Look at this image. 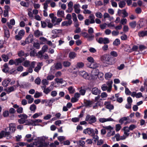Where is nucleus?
Returning <instances> with one entry per match:
<instances>
[{
  "instance_id": "obj_1",
  "label": "nucleus",
  "mask_w": 147,
  "mask_h": 147,
  "mask_svg": "<svg viewBox=\"0 0 147 147\" xmlns=\"http://www.w3.org/2000/svg\"><path fill=\"white\" fill-rule=\"evenodd\" d=\"M62 20V19L61 18H57L56 17L51 19V22L50 20L49 19H47L46 21L48 24V27L49 28H53V26H57L59 25Z\"/></svg>"
},
{
  "instance_id": "obj_2",
  "label": "nucleus",
  "mask_w": 147,
  "mask_h": 147,
  "mask_svg": "<svg viewBox=\"0 0 147 147\" xmlns=\"http://www.w3.org/2000/svg\"><path fill=\"white\" fill-rule=\"evenodd\" d=\"M48 138V137L43 136L38 138V144H36L37 146L42 147V146H47L49 145V143H44L45 140Z\"/></svg>"
},
{
  "instance_id": "obj_3",
  "label": "nucleus",
  "mask_w": 147,
  "mask_h": 147,
  "mask_svg": "<svg viewBox=\"0 0 147 147\" xmlns=\"http://www.w3.org/2000/svg\"><path fill=\"white\" fill-rule=\"evenodd\" d=\"M113 82L112 80H109L107 82L106 84L102 85L101 88L103 91L107 90V92H110L112 88V84Z\"/></svg>"
},
{
  "instance_id": "obj_4",
  "label": "nucleus",
  "mask_w": 147,
  "mask_h": 147,
  "mask_svg": "<svg viewBox=\"0 0 147 147\" xmlns=\"http://www.w3.org/2000/svg\"><path fill=\"white\" fill-rule=\"evenodd\" d=\"M16 129L15 124L11 123L9 124V126L5 128V130L9 137L11 134L14 133Z\"/></svg>"
},
{
  "instance_id": "obj_5",
  "label": "nucleus",
  "mask_w": 147,
  "mask_h": 147,
  "mask_svg": "<svg viewBox=\"0 0 147 147\" xmlns=\"http://www.w3.org/2000/svg\"><path fill=\"white\" fill-rule=\"evenodd\" d=\"M85 120L86 121H88L89 123L92 124L96 122L97 119L94 115L90 116L89 115H88L86 117Z\"/></svg>"
},
{
  "instance_id": "obj_6",
  "label": "nucleus",
  "mask_w": 147,
  "mask_h": 147,
  "mask_svg": "<svg viewBox=\"0 0 147 147\" xmlns=\"http://www.w3.org/2000/svg\"><path fill=\"white\" fill-rule=\"evenodd\" d=\"M96 40L98 43L100 44H106L109 42V39L107 38L100 37L99 38H96Z\"/></svg>"
},
{
  "instance_id": "obj_7",
  "label": "nucleus",
  "mask_w": 147,
  "mask_h": 147,
  "mask_svg": "<svg viewBox=\"0 0 147 147\" xmlns=\"http://www.w3.org/2000/svg\"><path fill=\"white\" fill-rule=\"evenodd\" d=\"M83 132L85 134H88L90 136H94L95 135L94 131L92 128H88L84 129Z\"/></svg>"
},
{
  "instance_id": "obj_8",
  "label": "nucleus",
  "mask_w": 147,
  "mask_h": 147,
  "mask_svg": "<svg viewBox=\"0 0 147 147\" xmlns=\"http://www.w3.org/2000/svg\"><path fill=\"white\" fill-rule=\"evenodd\" d=\"M99 70L98 69H94L91 72L90 76L92 79L94 80L98 77L99 73Z\"/></svg>"
},
{
  "instance_id": "obj_9",
  "label": "nucleus",
  "mask_w": 147,
  "mask_h": 147,
  "mask_svg": "<svg viewBox=\"0 0 147 147\" xmlns=\"http://www.w3.org/2000/svg\"><path fill=\"white\" fill-rule=\"evenodd\" d=\"M25 33V32L24 30L22 29L20 30L18 34L15 36L16 39L18 40H21L24 36Z\"/></svg>"
},
{
  "instance_id": "obj_10",
  "label": "nucleus",
  "mask_w": 147,
  "mask_h": 147,
  "mask_svg": "<svg viewBox=\"0 0 147 147\" xmlns=\"http://www.w3.org/2000/svg\"><path fill=\"white\" fill-rule=\"evenodd\" d=\"M72 15L74 26L76 28H78L80 24L77 18L76 15L74 13H72Z\"/></svg>"
},
{
  "instance_id": "obj_11",
  "label": "nucleus",
  "mask_w": 147,
  "mask_h": 147,
  "mask_svg": "<svg viewBox=\"0 0 147 147\" xmlns=\"http://www.w3.org/2000/svg\"><path fill=\"white\" fill-rule=\"evenodd\" d=\"M79 75L82 77L84 78L87 80L90 79V75L86 72L84 71H80L79 72Z\"/></svg>"
},
{
  "instance_id": "obj_12",
  "label": "nucleus",
  "mask_w": 147,
  "mask_h": 147,
  "mask_svg": "<svg viewBox=\"0 0 147 147\" xmlns=\"http://www.w3.org/2000/svg\"><path fill=\"white\" fill-rule=\"evenodd\" d=\"M126 47L129 48V49H127L126 48L125 49V51L128 52H131L133 51H137L138 49V47L136 45L133 46L131 49L129 45H126Z\"/></svg>"
},
{
  "instance_id": "obj_13",
  "label": "nucleus",
  "mask_w": 147,
  "mask_h": 147,
  "mask_svg": "<svg viewBox=\"0 0 147 147\" xmlns=\"http://www.w3.org/2000/svg\"><path fill=\"white\" fill-rule=\"evenodd\" d=\"M127 103L125 105V107L127 109H129L131 108V104L133 100L130 97L127 98Z\"/></svg>"
},
{
  "instance_id": "obj_14",
  "label": "nucleus",
  "mask_w": 147,
  "mask_h": 147,
  "mask_svg": "<svg viewBox=\"0 0 147 147\" xmlns=\"http://www.w3.org/2000/svg\"><path fill=\"white\" fill-rule=\"evenodd\" d=\"M74 12L77 14H79L81 11L80 9V6L78 3L75 4L73 6Z\"/></svg>"
},
{
  "instance_id": "obj_15",
  "label": "nucleus",
  "mask_w": 147,
  "mask_h": 147,
  "mask_svg": "<svg viewBox=\"0 0 147 147\" xmlns=\"http://www.w3.org/2000/svg\"><path fill=\"white\" fill-rule=\"evenodd\" d=\"M104 105L106 106V108L109 110L110 111L114 109V106L109 101H105L104 103Z\"/></svg>"
},
{
  "instance_id": "obj_16",
  "label": "nucleus",
  "mask_w": 147,
  "mask_h": 147,
  "mask_svg": "<svg viewBox=\"0 0 147 147\" xmlns=\"http://www.w3.org/2000/svg\"><path fill=\"white\" fill-rule=\"evenodd\" d=\"M82 34L84 37L87 38L89 41L92 40L94 39V36L93 35H89V34L86 32H82Z\"/></svg>"
},
{
  "instance_id": "obj_17",
  "label": "nucleus",
  "mask_w": 147,
  "mask_h": 147,
  "mask_svg": "<svg viewBox=\"0 0 147 147\" xmlns=\"http://www.w3.org/2000/svg\"><path fill=\"white\" fill-rule=\"evenodd\" d=\"M13 107L15 109H17V112L19 114L22 113L23 112V108L22 107H19V106L16 104L13 105Z\"/></svg>"
},
{
  "instance_id": "obj_18",
  "label": "nucleus",
  "mask_w": 147,
  "mask_h": 147,
  "mask_svg": "<svg viewBox=\"0 0 147 147\" xmlns=\"http://www.w3.org/2000/svg\"><path fill=\"white\" fill-rule=\"evenodd\" d=\"M34 40V36L32 34H30L26 39V42H27L28 44L32 43Z\"/></svg>"
},
{
  "instance_id": "obj_19",
  "label": "nucleus",
  "mask_w": 147,
  "mask_h": 147,
  "mask_svg": "<svg viewBox=\"0 0 147 147\" xmlns=\"http://www.w3.org/2000/svg\"><path fill=\"white\" fill-rule=\"evenodd\" d=\"M115 63L114 59L109 56L108 59L106 62V64L109 65H112Z\"/></svg>"
},
{
  "instance_id": "obj_20",
  "label": "nucleus",
  "mask_w": 147,
  "mask_h": 147,
  "mask_svg": "<svg viewBox=\"0 0 147 147\" xmlns=\"http://www.w3.org/2000/svg\"><path fill=\"white\" fill-rule=\"evenodd\" d=\"M46 86H43L44 88L43 89V92L46 94H48L50 91L52 90L53 88H52V86H50L49 87L46 88Z\"/></svg>"
},
{
  "instance_id": "obj_21",
  "label": "nucleus",
  "mask_w": 147,
  "mask_h": 147,
  "mask_svg": "<svg viewBox=\"0 0 147 147\" xmlns=\"http://www.w3.org/2000/svg\"><path fill=\"white\" fill-rule=\"evenodd\" d=\"M67 6L68 8L67 11L68 12H71L73 10V3L72 1H69L68 3Z\"/></svg>"
},
{
  "instance_id": "obj_22",
  "label": "nucleus",
  "mask_w": 147,
  "mask_h": 147,
  "mask_svg": "<svg viewBox=\"0 0 147 147\" xmlns=\"http://www.w3.org/2000/svg\"><path fill=\"white\" fill-rule=\"evenodd\" d=\"M16 88V85H13L12 86L7 88L6 90V91L7 93L9 94L10 92L13 91Z\"/></svg>"
},
{
  "instance_id": "obj_23",
  "label": "nucleus",
  "mask_w": 147,
  "mask_h": 147,
  "mask_svg": "<svg viewBox=\"0 0 147 147\" xmlns=\"http://www.w3.org/2000/svg\"><path fill=\"white\" fill-rule=\"evenodd\" d=\"M92 93L95 95L99 94L100 92V90L96 87L93 88L92 89Z\"/></svg>"
},
{
  "instance_id": "obj_24",
  "label": "nucleus",
  "mask_w": 147,
  "mask_h": 147,
  "mask_svg": "<svg viewBox=\"0 0 147 147\" xmlns=\"http://www.w3.org/2000/svg\"><path fill=\"white\" fill-rule=\"evenodd\" d=\"M25 60V59L23 57H21L15 59V65H19L21 63L23 62Z\"/></svg>"
},
{
  "instance_id": "obj_25",
  "label": "nucleus",
  "mask_w": 147,
  "mask_h": 147,
  "mask_svg": "<svg viewBox=\"0 0 147 147\" xmlns=\"http://www.w3.org/2000/svg\"><path fill=\"white\" fill-rule=\"evenodd\" d=\"M43 65V63L42 62H39L37 63V66L34 68V70L36 72H38L41 69V67Z\"/></svg>"
},
{
  "instance_id": "obj_26",
  "label": "nucleus",
  "mask_w": 147,
  "mask_h": 147,
  "mask_svg": "<svg viewBox=\"0 0 147 147\" xmlns=\"http://www.w3.org/2000/svg\"><path fill=\"white\" fill-rule=\"evenodd\" d=\"M11 81V79L9 78H7L5 79L2 82V84L3 86L5 87H7Z\"/></svg>"
},
{
  "instance_id": "obj_27",
  "label": "nucleus",
  "mask_w": 147,
  "mask_h": 147,
  "mask_svg": "<svg viewBox=\"0 0 147 147\" xmlns=\"http://www.w3.org/2000/svg\"><path fill=\"white\" fill-rule=\"evenodd\" d=\"M32 125L36 126L38 125V123L42 122V120L40 119H35L32 120Z\"/></svg>"
},
{
  "instance_id": "obj_28",
  "label": "nucleus",
  "mask_w": 147,
  "mask_h": 147,
  "mask_svg": "<svg viewBox=\"0 0 147 147\" xmlns=\"http://www.w3.org/2000/svg\"><path fill=\"white\" fill-rule=\"evenodd\" d=\"M26 98L27 100L28 103L29 104L32 103L34 100V98L30 95H26Z\"/></svg>"
},
{
  "instance_id": "obj_29",
  "label": "nucleus",
  "mask_w": 147,
  "mask_h": 147,
  "mask_svg": "<svg viewBox=\"0 0 147 147\" xmlns=\"http://www.w3.org/2000/svg\"><path fill=\"white\" fill-rule=\"evenodd\" d=\"M123 129L124 131V134L127 137L129 135V132L130 130L129 128L128 127H125L123 128Z\"/></svg>"
},
{
  "instance_id": "obj_30",
  "label": "nucleus",
  "mask_w": 147,
  "mask_h": 147,
  "mask_svg": "<svg viewBox=\"0 0 147 147\" xmlns=\"http://www.w3.org/2000/svg\"><path fill=\"white\" fill-rule=\"evenodd\" d=\"M109 56V55L106 54L103 55L101 57V61L103 63H105L107 59H108Z\"/></svg>"
},
{
  "instance_id": "obj_31",
  "label": "nucleus",
  "mask_w": 147,
  "mask_h": 147,
  "mask_svg": "<svg viewBox=\"0 0 147 147\" xmlns=\"http://www.w3.org/2000/svg\"><path fill=\"white\" fill-rule=\"evenodd\" d=\"M42 32L40 31L39 30H36L34 32V35L36 38L39 37L40 36H42Z\"/></svg>"
},
{
  "instance_id": "obj_32",
  "label": "nucleus",
  "mask_w": 147,
  "mask_h": 147,
  "mask_svg": "<svg viewBox=\"0 0 147 147\" xmlns=\"http://www.w3.org/2000/svg\"><path fill=\"white\" fill-rule=\"evenodd\" d=\"M40 43L41 45L45 44L46 43L47 41V39L43 37H40L39 38Z\"/></svg>"
},
{
  "instance_id": "obj_33",
  "label": "nucleus",
  "mask_w": 147,
  "mask_h": 147,
  "mask_svg": "<svg viewBox=\"0 0 147 147\" xmlns=\"http://www.w3.org/2000/svg\"><path fill=\"white\" fill-rule=\"evenodd\" d=\"M72 22L69 21H64L62 22L61 24V26H70L72 24Z\"/></svg>"
},
{
  "instance_id": "obj_34",
  "label": "nucleus",
  "mask_w": 147,
  "mask_h": 147,
  "mask_svg": "<svg viewBox=\"0 0 147 147\" xmlns=\"http://www.w3.org/2000/svg\"><path fill=\"white\" fill-rule=\"evenodd\" d=\"M9 137L7 132L5 130L4 131H2L0 132V138H2L3 137Z\"/></svg>"
},
{
  "instance_id": "obj_35",
  "label": "nucleus",
  "mask_w": 147,
  "mask_h": 147,
  "mask_svg": "<svg viewBox=\"0 0 147 147\" xmlns=\"http://www.w3.org/2000/svg\"><path fill=\"white\" fill-rule=\"evenodd\" d=\"M57 16L59 17H64V11L60 10H58L57 13Z\"/></svg>"
},
{
  "instance_id": "obj_36",
  "label": "nucleus",
  "mask_w": 147,
  "mask_h": 147,
  "mask_svg": "<svg viewBox=\"0 0 147 147\" xmlns=\"http://www.w3.org/2000/svg\"><path fill=\"white\" fill-rule=\"evenodd\" d=\"M88 18L90 21L91 23H95V16L94 14L91 13L90 15L88 16Z\"/></svg>"
},
{
  "instance_id": "obj_37",
  "label": "nucleus",
  "mask_w": 147,
  "mask_h": 147,
  "mask_svg": "<svg viewBox=\"0 0 147 147\" xmlns=\"http://www.w3.org/2000/svg\"><path fill=\"white\" fill-rule=\"evenodd\" d=\"M50 2V0H46L45 2L43 4L44 10H48V4Z\"/></svg>"
},
{
  "instance_id": "obj_38",
  "label": "nucleus",
  "mask_w": 147,
  "mask_h": 147,
  "mask_svg": "<svg viewBox=\"0 0 147 147\" xmlns=\"http://www.w3.org/2000/svg\"><path fill=\"white\" fill-rule=\"evenodd\" d=\"M89 67L91 68L95 69V68H96L98 67V64L96 62L94 61L90 63Z\"/></svg>"
},
{
  "instance_id": "obj_39",
  "label": "nucleus",
  "mask_w": 147,
  "mask_h": 147,
  "mask_svg": "<svg viewBox=\"0 0 147 147\" xmlns=\"http://www.w3.org/2000/svg\"><path fill=\"white\" fill-rule=\"evenodd\" d=\"M103 17L104 19H105L107 18H108L109 20H111L113 19V17L111 16L110 15L107 13H104Z\"/></svg>"
},
{
  "instance_id": "obj_40",
  "label": "nucleus",
  "mask_w": 147,
  "mask_h": 147,
  "mask_svg": "<svg viewBox=\"0 0 147 147\" xmlns=\"http://www.w3.org/2000/svg\"><path fill=\"white\" fill-rule=\"evenodd\" d=\"M115 97L117 102L119 103H121L123 101V99L121 97H119V94H115Z\"/></svg>"
},
{
  "instance_id": "obj_41",
  "label": "nucleus",
  "mask_w": 147,
  "mask_h": 147,
  "mask_svg": "<svg viewBox=\"0 0 147 147\" xmlns=\"http://www.w3.org/2000/svg\"><path fill=\"white\" fill-rule=\"evenodd\" d=\"M113 76L110 72L106 73L105 74V78L106 80H109Z\"/></svg>"
},
{
  "instance_id": "obj_42",
  "label": "nucleus",
  "mask_w": 147,
  "mask_h": 147,
  "mask_svg": "<svg viewBox=\"0 0 147 147\" xmlns=\"http://www.w3.org/2000/svg\"><path fill=\"white\" fill-rule=\"evenodd\" d=\"M36 108V106L34 104H33L30 105L29 108L30 110L31 111L33 112L34 113L35 111Z\"/></svg>"
},
{
  "instance_id": "obj_43",
  "label": "nucleus",
  "mask_w": 147,
  "mask_h": 147,
  "mask_svg": "<svg viewBox=\"0 0 147 147\" xmlns=\"http://www.w3.org/2000/svg\"><path fill=\"white\" fill-rule=\"evenodd\" d=\"M120 44V40L118 38H116L113 42V45L114 46H117Z\"/></svg>"
},
{
  "instance_id": "obj_44",
  "label": "nucleus",
  "mask_w": 147,
  "mask_h": 147,
  "mask_svg": "<svg viewBox=\"0 0 147 147\" xmlns=\"http://www.w3.org/2000/svg\"><path fill=\"white\" fill-rule=\"evenodd\" d=\"M63 64L64 67H68L70 65L71 63L69 62L66 61L63 62Z\"/></svg>"
},
{
  "instance_id": "obj_45",
  "label": "nucleus",
  "mask_w": 147,
  "mask_h": 147,
  "mask_svg": "<svg viewBox=\"0 0 147 147\" xmlns=\"http://www.w3.org/2000/svg\"><path fill=\"white\" fill-rule=\"evenodd\" d=\"M88 32L89 33V34L90 35H92L94 36V35L93 34L94 32V30L93 28L92 27H88Z\"/></svg>"
},
{
  "instance_id": "obj_46",
  "label": "nucleus",
  "mask_w": 147,
  "mask_h": 147,
  "mask_svg": "<svg viewBox=\"0 0 147 147\" xmlns=\"http://www.w3.org/2000/svg\"><path fill=\"white\" fill-rule=\"evenodd\" d=\"M129 25L131 27L133 28H134L136 25V22L135 21H133L129 23Z\"/></svg>"
},
{
  "instance_id": "obj_47",
  "label": "nucleus",
  "mask_w": 147,
  "mask_h": 147,
  "mask_svg": "<svg viewBox=\"0 0 147 147\" xmlns=\"http://www.w3.org/2000/svg\"><path fill=\"white\" fill-rule=\"evenodd\" d=\"M33 46L36 49H39L40 48V45L38 42H34L33 44Z\"/></svg>"
},
{
  "instance_id": "obj_48",
  "label": "nucleus",
  "mask_w": 147,
  "mask_h": 147,
  "mask_svg": "<svg viewBox=\"0 0 147 147\" xmlns=\"http://www.w3.org/2000/svg\"><path fill=\"white\" fill-rule=\"evenodd\" d=\"M32 120L30 119H26L25 125H32Z\"/></svg>"
},
{
  "instance_id": "obj_49",
  "label": "nucleus",
  "mask_w": 147,
  "mask_h": 147,
  "mask_svg": "<svg viewBox=\"0 0 147 147\" xmlns=\"http://www.w3.org/2000/svg\"><path fill=\"white\" fill-rule=\"evenodd\" d=\"M76 54L74 52H71L69 54V57L71 59H74L76 56Z\"/></svg>"
},
{
  "instance_id": "obj_50",
  "label": "nucleus",
  "mask_w": 147,
  "mask_h": 147,
  "mask_svg": "<svg viewBox=\"0 0 147 147\" xmlns=\"http://www.w3.org/2000/svg\"><path fill=\"white\" fill-rule=\"evenodd\" d=\"M62 67V65L61 63H56L55 65V68L57 69H61Z\"/></svg>"
},
{
  "instance_id": "obj_51",
  "label": "nucleus",
  "mask_w": 147,
  "mask_h": 147,
  "mask_svg": "<svg viewBox=\"0 0 147 147\" xmlns=\"http://www.w3.org/2000/svg\"><path fill=\"white\" fill-rule=\"evenodd\" d=\"M47 19H46L45 20V21H41V24L42 27L43 28L46 27L47 26L48 24L46 20Z\"/></svg>"
},
{
  "instance_id": "obj_52",
  "label": "nucleus",
  "mask_w": 147,
  "mask_h": 147,
  "mask_svg": "<svg viewBox=\"0 0 147 147\" xmlns=\"http://www.w3.org/2000/svg\"><path fill=\"white\" fill-rule=\"evenodd\" d=\"M42 115V114L41 112L38 113H36L33 115L32 116V117L34 119L38 117L39 116H41Z\"/></svg>"
},
{
  "instance_id": "obj_53",
  "label": "nucleus",
  "mask_w": 147,
  "mask_h": 147,
  "mask_svg": "<svg viewBox=\"0 0 147 147\" xmlns=\"http://www.w3.org/2000/svg\"><path fill=\"white\" fill-rule=\"evenodd\" d=\"M84 104L86 106L90 107L92 104V102L90 101L86 100L84 101Z\"/></svg>"
},
{
  "instance_id": "obj_54",
  "label": "nucleus",
  "mask_w": 147,
  "mask_h": 147,
  "mask_svg": "<svg viewBox=\"0 0 147 147\" xmlns=\"http://www.w3.org/2000/svg\"><path fill=\"white\" fill-rule=\"evenodd\" d=\"M84 66V64L82 62L78 63L76 64V67L77 68H81Z\"/></svg>"
},
{
  "instance_id": "obj_55",
  "label": "nucleus",
  "mask_w": 147,
  "mask_h": 147,
  "mask_svg": "<svg viewBox=\"0 0 147 147\" xmlns=\"http://www.w3.org/2000/svg\"><path fill=\"white\" fill-rule=\"evenodd\" d=\"M125 1H120L119 3V6L120 8H122L125 6Z\"/></svg>"
},
{
  "instance_id": "obj_56",
  "label": "nucleus",
  "mask_w": 147,
  "mask_h": 147,
  "mask_svg": "<svg viewBox=\"0 0 147 147\" xmlns=\"http://www.w3.org/2000/svg\"><path fill=\"white\" fill-rule=\"evenodd\" d=\"M18 117L19 118L25 119H26L28 118L27 115L25 114H20L18 115Z\"/></svg>"
},
{
  "instance_id": "obj_57",
  "label": "nucleus",
  "mask_w": 147,
  "mask_h": 147,
  "mask_svg": "<svg viewBox=\"0 0 147 147\" xmlns=\"http://www.w3.org/2000/svg\"><path fill=\"white\" fill-rule=\"evenodd\" d=\"M79 92L80 94L82 95H84L85 94L86 92V90L84 88H80V90Z\"/></svg>"
},
{
  "instance_id": "obj_58",
  "label": "nucleus",
  "mask_w": 147,
  "mask_h": 147,
  "mask_svg": "<svg viewBox=\"0 0 147 147\" xmlns=\"http://www.w3.org/2000/svg\"><path fill=\"white\" fill-rule=\"evenodd\" d=\"M5 37L7 39L10 36V34L8 30H5Z\"/></svg>"
},
{
  "instance_id": "obj_59",
  "label": "nucleus",
  "mask_w": 147,
  "mask_h": 147,
  "mask_svg": "<svg viewBox=\"0 0 147 147\" xmlns=\"http://www.w3.org/2000/svg\"><path fill=\"white\" fill-rule=\"evenodd\" d=\"M68 89L69 93L70 94H73L75 90L72 86L69 87Z\"/></svg>"
},
{
  "instance_id": "obj_60",
  "label": "nucleus",
  "mask_w": 147,
  "mask_h": 147,
  "mask_svg": "<svg viewBox=\"0 0 147 147\" xmlns=\"http://www.w3.org/2000/svg\"><path fill=\"white\" fill-rule=\"evenodd\" d=\"M50 46H51V47L54 48H55L56 47V45L55 44H53L51 41L47 40L46 43Z\"/></svg>"
},
{
  "instance_id": "obj_61",
  "label": "nucleus",
  "mask_w": 147,
  "mask_h": 147,
  "mask_svg": "<svg viewBox=\"0 0 147 147\" xmlns=\"http://www.w3.org/2000/svg\"><path fill=\"white\" fill-rule=\"evenodd\" d=\"M2 58L5 62L7 61L9 59L8 56L4 54L2 55Z\"/></svg>"
},
{
  "instance_id": "obj_62",
  "label": "nucleus",
  "mask_w": 147,
  "mask_h": 147,
  "mask_svg": "<svg viewBox=\"0 0 147 147\" xmlns=\"http://www.w3.org/2000/svg\"><path fill=\"white\" fill-rule=\"evenodd\" d=\"M61 30L60 29H55L52 31V33L54 34H58L61 33Z\"/></svg>"
},
{
  "instance_id": "obj_63",
  "label": "nucleus",
  "mask_w": 147,
  "mask_h": 147,
  "mask_svg": "<svg viewBox=\"0 0 147 147\" xmlns=\"http://www.w3.org/2000/svg\"><path fill=\"white\" fill-rule=\"evenodd\" d=\"M55 81L58 83H61L62 84L64 83V81L63 80V79L62 78L59 79V78H55Z\"/></svg>"
},
{
  "instance_id": "obj_64",
  "label": "nucleus",
  "mask_w": 147,
  "mask_h": 147,
  "mask_svg": "<svg viewBox=\"0 0 147 147\" xmlns=\"http://www.w3.org/2000/svg\"><path fill=\"white\" fill-rule=\"evenodd\" d=\"M30 61H25L23 63V65L25 67H29Z\"/></svg>"
}]
</instances>
